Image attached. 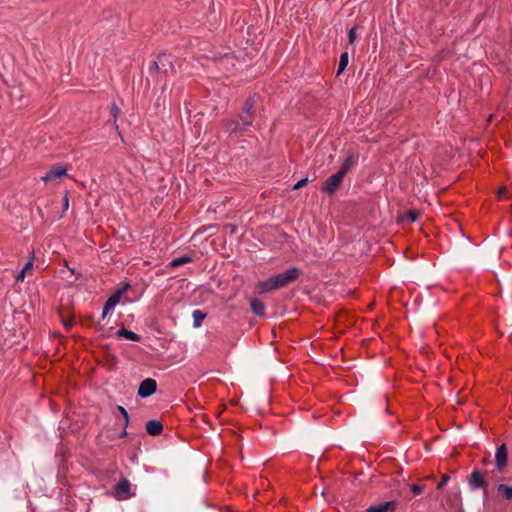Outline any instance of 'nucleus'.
Segmentation results:
<instances>
[{"instance_id":"obj_2","label":"nucleus","mask_w":512,"mask_h":512,"mask_svg":"<svg viewBox=\"0 0 512 512\" xmlns=\"http://www.w3.org/2000/svg\"><path fill=\"white\" fill-rule=\"evenodd\" d=\"M301 275V269L298 267H290L286 271L269 277L257 284L259 294L271 292L286 287L290 283L297 280Z\"/></svg>"},{"instance_id":"obj_27","label":"nucleus","mask_w":512,"mask_h":512,"mask_svg":"<svg viewBox=\"0 0 512 512\" xmlns=\"http://www.w3.org/2000/svg\"><path fill=\"white\" fill-rule=\"evenodd\" d=\"M410 490L414 495H419L423 492V486L418 484H411Z\"/></svg>"},{"instance_id":"obj_14","label":"nucleus","mask_w":512,"mask_h":512,"mask_svg":"<svg viewBox=\"0 0 512 512\" xmlns=\"http://www.w3.org/2000/svg\"><path fill=\"white\" fill-rule=\"evenodd\" d=\"M115 336L117 338H125V339H128L130 341H134V342H138L141 340V336L131 330H128L126 329L125 327H122L121 329H119L116 333H115Z\"/></svg>"},{"instance_id":"obj_35","label":"nucleus","mask_w":512,"mask_h":512,"mask_svg":"<svg viewBox=\"0 0 512 512\" xmlns=\"http://www.w3.org/2000/svg\"><path fill=\"white\" fill-rule=\"evenodd\" d=\"M109 312H106L105 310L102 311L101 319L104 320Z\"/></svg>"},{"instance_id":"obj_34","label":"nucleus","mask_w":512,"mask_h":512,"mask_svg":"<svg viewBox=\"0 0 512 512\" xmlns=\"http://www.w3.org/2000/svg\"><path fill=\"white\" fill-rule=\"evenodd\" d=\"M113 307L109 306L108 304H104V307H103V310H105L106 312H110V310H112Z\"/></svg>"},{"instance_id":"obj_26","label":"nucleus","mask_w":512,"mask_h":512,"mask_svg":"<svg viewBox=\"0 0 512 512\" xmlns=\"http://www.w3.org/2000/svg\"><path fill=\"white\" fill-rule=\"evenodd\" d=\"M356 30L357 28L354 26L351 27L348 31V39L350 44H353L356 40Z\"/></svg>"},{"instance_id":"obj_37","label":"nucleus","mask_w":512,"mask_h":512,"mask_svg":"<svg viewBox=\"0 0 512 512\" xmlns=\"http://www.w3.org/2000/svg\"><path fill=\"white\" fill-rule=\"evenodd\" d=\"M460 512H465V511H464V509H462V508H461V509H460Z\"/></svg>"},{"instance_id":"obj_25","label":"nucleus","mask_w":512,"mask_h":512,"mask_svg":"<svg viewBox=\"0 0 512 512\" xmlns=\"http://www.w3.org/2000/svg\"><path fill=\"white\" fill-rule=\"evenodd\" d=\"M449 480H450V476L448 474H444L441 477V480L438 482L436 488L439 489V490L442 489L444 486L447 485Z\"/></svg>"},{"instance_id":"obj_9","label":"nucleus","mask_w":512,"mask_h":512,"mask_svg":"<svg viewBox=\"0 0 512 512\" xmlns=\"http://www.w3.org/2000/svg\"><path fill=\"white\" fill-rule=\"evenodd\" d=\"M261 96L259 93L251 94L244 102L241 112L244 113L249 118L254 120V115L256 114V105L260 101Z\"/></svg>"},{"instance_id":"obj_33","label":"nucleus","mask_w":512,"mask_h":512,"mask_svg":"<svg viewBox=\"0 0 512 512\" xmlns=\"http://www.w3.org/2000/svg\"><path fill=\"white\" fill-rule=\"evenodd\" d=\"M24 276H25V272L23 270L20 271V273L18 274L17 276V279L18 280H23L24 279Z\"/></svg>"},{"instance_id":"obj_22","label":"nucleus","mask_w":512,"mask_h":512,"mask_svg":"<svg viewBox=\"0 0 512 512\" xmlns=\"http://www.w3.org/2000/svg\"><path fill=\"white\" fill-rule=\"evenodd\" d=\"M131 284L128 280H124L122 281L118 287L115 289L114 293H119L120 294V298L122 299L123 295L129 290L131 289Z\"/></svg>"},{"instance_id":"obj_17","label":"nucleus","mask_w":512,"mask_h":512,"mask_svg":"<svg viewBox=\"0 0 512 512\" xmlns=\"http://www.w3.org/2000/svg\"><path fill=\"white\" fill-rule=\"evenodd\" d=\"M356 158L354 154H349L344 161L342 162L340 169L337 171L342 176H345L346 173L350 170V168L355 164Z\"/></svg>"},{"instance_id":"obj_3","label":"nucleus","mask_w":512,"mask_h":512,"mask_svg":"<svg viewBox=\"0 0 512 512\" xmlns=\"http://www.w3.org/2000/svg\"><path fill=\"white\" fill-rule=\"evenodd\" d=\"M254 120L249 118L244 113L240 112L232 119L224 122L226 132L230 137H237L243 135L253 125Z\"/></svg>"},{"instance_id":"obj_30","label":"nucleus","mask_w":512,"mask_h":512,"mask_svg":"<svg viewBox=\"0 0 512 512\" xmlns=\"http://www.w3.org/2000/svg\"><path fill=\"white\" fill-rule=\"evenodd\" d=\"M68 206H69V193L65 192L64 197H63V208H64V210H67Z\"/></svg>"},{"instance_id":"obj_10","label":"nucleus","mask_w":512,"mask_h":512,"mask_svg":"<svg viewBox=\"0 0 512 512\" xmlns=\"http://www.w3.org/2000/svg\"><path fill=\"white\" fill-rule=\"evenodd\" d=\"M66 175L67 167L65 165H57L52 167L49 171H47L45 175L41 177V180L44 181L45 183H49Z\"/></svg>"},{"instance_id":"obj_31","label":"nucleus","mask_w":512,"mask_h":512,"mask_svg":"<svg viewBox=\"0 0 512 512\" xmlns=\"http://www.w3.org/2000/svg\"><path fill=\"white\" fill-rule=\"evenodd\" d=\"M32 267H33V258H31V259H30V260H29V261L24 265V267L22 268V270H23L24 272H26V271H28V270L32 269Z\"/></svg>"},{"instance_id":"obj_15","label":"nucleus","mask_w":512,"mask_h":512,"mask_svg":"<svg viewBox=\"0 0 512 512\" xmlns=\"http://www.w3.org/2000/svg\"><path fill=\"white\" fill-rule=\"evenodd\" d=\"M461 490L459 486H455L452 488L451 493L449 494L447 498V503L451 507H455L459 504H461Z\"/></svg>"},{"instance_id":"obj_4","label":"nucleus","mask_w":512,"mask_h":512,"mask_svg":"<svg viewBox=\"0 0 512 512\" xmlns=\"http://www.w3.org/2000/svg\"><path fill=\"white\" fill-rule=\"evenodd\" d=\"M468 485L472 490L482 489L484 497L488 493V482L484 477L483 472L479 468H474L468 478Z\"/></svg>"},{"instance_id":"obj_11","label":"nucleus","mask_w":512,"mask_h":512,"mask_svg":"<svg viewBox=\"0 0 512 512\" xmlns=\"http://www.w3.org/2000/svg\"><path fill=\"white\" fill-rule=\"evenodd\" d=\"M397 507L396 500H390L376 505H371L366 512H394Z\"/></svg>"},{"instance_id":"obj_21","label":"nucleus","mask_w":512,"mask_h":512,"mask_svg":"<svg viewBox=\"0 0 512 512\" xmlns=\"http://www.w3.org/2000/svg\"><path fill=\"white\" fill-rule=\"evenodd\" d=\"M348 62H349V54L347 51H345V52L341 53V55H340L338 68H337V75H340L345 71V69L348 65Z\"/></svg>"},{"instance_id":"obj_23","label":"nucleus","mask_w":512,"mask_h":512,"mask_svg":"<svg viewBox=\"0 0 512 512\" xmlns=\"http://www.w3.org/2000/svg\"><path fill=\"white\" fill-rule=\"evenodd\" d=\"M120 113H121L120 108L117 106V104L115 102H113L111 105L110 114L113 117V122H114V126L116 129H118L117 118L120 115Z\"/></svg>"},{"instance_id":"obj_12","label":"nucleus","mask_w":512,"mask_h":512,"mask_svg":"<svg viewBox=\"0 0 512 512\" xmlns=\"http://www.w3.org/2000/svg\"><path fill=\"white\" fill-rule=\"evenodd\" d=\"M145 429L149 435L158 436L163 431V424L159 420H156V419L149 420L145 424Z\"/></svg>"},{"instance_id":"obj_13","label":"nucleus","mask_w":512,"mask_h":512,"mask_svg":"<svg viewBox=\"0 0 512 512\" xmlns=\"http://www.w3.org/2000/svg\"><path fill=\"white\" fill-rule=\"evenodd\" d=\"M250 307H251V311L256 316H259V317L265 316L266 305L264 304V302L262 300H260L258 298H252L250 300Z\"/></svg>"},{"instance_id":"obj_19","label":"nucleus","mask_w":512,"mask_h":512,"mask_svg":"<svg viewBox=\"0 0 512 512\" xmlns=\"http://www.w3.org/2000/svg\"><path fill=\"white\" fill-rule=\"evenodd\" d=\"M207 314L200 309H196L192 312L193 317V327L199 328L202 325L203 320L206 318Z\"/></svg>"},{"instance_id":"obj_24","label":"nucleus","mask_w":512,"mask_h":512,"mask_svg":"<svg viewBox=\"0 0 512 512\" xmlns=\"http://www.w3.org/2000/svg\"><path fill=\"white\" fill-rule=\"evenodd\" d=\"M121 301L120 294L119 293H112L111 296L106 300V304L109 306L115 308L119 302Z\"/></svg>"},{"instance_id":"obj_6","label":"nucleus","mask_w":512,"mask_h":512,"mask_svg":"<svg viewBox=\"0 0 512 512\" xmlns=\"http://www.w3.org/2000/svg\"><path fill=\"white\" fill-rule=\"evenodd\" d=\"M131 484L126 478H121L119 482L114 486V493L118 500H126L133 496L130 491Z\"/></svg>"},{"instance_id":"obj_8","label":"nucleus","mask_w":512,"mask_h":512,"mask_svg":"<svg viewBox=\"0 0 512 512\" xmlns=\"http://www.w3.org/2000/svg\"><path fill=\"white\" fill-rule=\"evenodd\" d=\"M508 465V450L505 443L497 447L495 452V466L498 472L502 473Z\"/></svg>"},{"instance_id":"obj_7","label":"nucleus","mask_w":512,"mask_h":512,"mask_svg":"<svg viewBox=\"0 0 512 512\" xmlns=\"http://www.w3.org/2000/svg\"><path fill=\"white\" fill-rule=\"evenodd\" d=\"M157 390V382L153 378H146L141 381L137 395L140 398H148L152 396Z\"/></svg>"},{"instance_id":"obj_32","label":"nucleus","mask_w":512,"mask_h":512,"mask_svg":"<svg viewBox=\"0 0 512 512\" xmlns=\"http://www.w3.org/2000/svg\"><path fill=\"white\" fill-rule=\"evenodd\" d=\"M63 325L66 329H70L73 325V322H72V320L63 319Z\"/></svg>"},{"instance_id":"obj_28","label":"nucleus","mask_w":512,"mask_h":512,"mask_svg":"<svg viewBox=\"0 0 512 512\" xmlns=\"http://www.w3.org/2000/svg\"><path fill=\"white\" fill-rule=\"evenodd\" d=\"M419 213L417 210H409L407 213V217L411 222H415L418 219Z\"/></svg>"},{"instance_id":"obj_36","label":"nucleus","mask_w":512,"mask_h":512,"mask_svg":"<svg viewBox=\"0 0 512 512\" xmlns=\"http://www.w3.org/2000/svg\"><path fill=\"white\" fill-rule=\"evenodd\" d=\"M488 462H489L488 458H485V459L483 460V463H484V464H487Z\"/></svg>"},{"instance_id":"obj_20","label":"nucleus","mask_w":512,"mask_h":512,"mask_svg":"<svg viewBox=\"0 0 512 512\" xmlns=\"http://www.w3.org/2000/svg\"><path fill=\"white\" fill-rule=\"evenodd\" d=\"M193 261V258L189 255H183V256H180V257H177V258H174L170 263H169V267L171 268H176L178 266H181V265H184V264H187V263H190Z\"/></svg>"},{"instance_id":"obj_5","label":"nucleus","mask_w":512,"mask_h":512,"mask_svg":"<svg viewBox=\"0 0 512 512\" xmlns=\"http://www.w3.org/2000/svg\"><path fill=\"white\" fill-rule=\"evenodd\" d=\"M344 176H342L340 173L336 172L335 174L329 176L321 186V191L323 193H326L328 195H333L338 187L340 186L341 182L343 181Z\"/></svg>"},{"instance_id":"obj_29","label":"nucleus","mask_w":512,"mask_h":512,"mask_svg":"<svg viewBox=\"0 0 512 512\" xmlns=\"http://www.w3.org/2000/svg\"><path fill=\"white\" fill-rule=\"evenodd\" d=\"M307 183H308V178H303V179L299 180V181H298V182L293 186V189H294V190L300 189V188L304 187Z\"/></svg>"},{"instance_id":"obj_18","label":"nucleus","mask_w":512,"mask_h":512,"mask_svg":"<svg viewBox=\"0 0 512 512\" xmlns=\"http://www.w3.org/2000/svg\"><path fill=\"white\" fill-rule=\"evenodd\" d=\"M117 411L123 415V430L121 431V433L119 434V437L120 438H124L128 435V432H127V428L129 426V414L127 412V410L123 407V406H120L118 405L117 406Z\"/></svg>"},{"instance_id":"obj_16","label":"nucleus","mask_w":512,"mask_h":512,"mask_svg":"<svg viewBox=\"0 0 512 512\" xmlns=\"http://www.w3.org/2000/svg\"><path fill=\"white\" fill-rule=\"evenodd\" d=\"M497 493L503 500L512 501V486L501 483L497 486Z\"/></svg>"},{"instance_id":"obj_1","label":"nucleus","mask_w":512,"mask_h":512,"mask_svg":"<svg viewBox=\"0 0 512 512\" xmlns=\"http://www.w3.org/2000/svg\"><path fill=\"white\" fill-rule=\"evenodd\" d=\"M176 74L172 58L166 53L158 54L149 67V75L156 83H163L162 90L167 87L168 79Z\"/></svg>"}]
</instances>
